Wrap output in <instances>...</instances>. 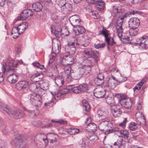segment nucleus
<instances>
[{
	"instance_id": "nucleus-25",
	"label": "nucleus",
	"mask_w": 148,
	"mask_h": 148,
	"mask_svg": "<svg viewBox=\"0 0 148 148\" xmlns=\"http://www.w3.org/2000/svg\"><path fill=\"white\" fill-rule=\"evenodd\" d=\"M43 77V75L42 74L37 73L32 75L31 77V79L33 82H38L41 80Z\"/></svg>"
},
{
	"instance_id": "nucleus-52",
	"label": "nucleus",
	"mask_w": 148,
	"mask_h": 148,
	"mask_svg": "<svg viewBox=\"0 0 148 148\" xmlns=\"http://www.w3.org/2000/svg\"><path fill=\"white\" fill-rule=\"evenodd\" d=\"M72 8V5L68 3L65 2V12L68 13V12L70 11Z\"/></svg>"
},
{
	"instance_id": "nucleus-10",
	"label": "nucleus",
	"mask_w": 148,
	"mask_h": 148,
	"mask_svg": "<svg viewBox=\"0 0 148 148\" xmlns=\"http://www.w3.org/2000/svg\"><path fill=\"white\" fill-rule=\"evenodd\" d=\"M70 69V68L69 67L67 68L65 66V77H66V80L68 82H69L71 81L72 76H73L74 79H79L82 77L79 73V72L77 71L71 74Z\"/></svg>"
},
{
	"instance_id": "nucleus-17",
	"label": "nucleus",
	"mask_w": 148,
	"mask_h": 148,
	"mask_svg": "<svg viewBox=\"0 0 148 148\" xmlns=\"http://www.w3.org/2000/svg\"><path fill=\"white\" fill-rule=\"evenodd\" d=\"M33 15L32 11L29 9H26L23 10L21 14L20 17H18L17 21L18 20H23L29 16Z\"/></svg>"
},
{
	"instance_id": "nucleus-55",
	"label": "nucleus",
	"mask_w": 148,
	"mask_h": 148,
	"mask_svg": "<svg viewBox=\"0 0 148 148\" xmlns=\"http://www.w3.org/2000/svg\"><path fill=\"white\" fill-rule=\"evenodd\" d=\"M127 78L126 77H123L120 76L119 78H117L116 81L119 82H123L127 80Z\"/></svg>"
},
{
	"instance_id": "nucleus-39",
	"label": "nucleus",
	"mask_w": 148,
	"mask_h": 148,
	"mask_svg": "<svg viewBox=\"0 0 148 148\" xmlns=\"http://www.w3.org/2000/svg\"><path fill=\"white\" fill-rule=\"evenodd\" d=\"M12 35L13 36L12 37L14 38H16L21 34L19 33L18 29L17 27H14L13 28L12 30Z\"/></svg>"
},
{
	"instance_id": "nucleus-54",
	"label": "nucleus",
	"mask_w": 148,
	"mask_h": 148,
	"mask_svg": "<svg viewBox=\"0 0 148 148\" xmlns=\"http://www.w3.org/2000/svg\"><path fill=\"white\" fill-rule=\"evenodd\" d=\"M51 121L52 122H54L58 123L59 124H62L64 123V121L62 119H53L51 120Z\"/></svg>"
},
{
	"instance_id": "nucleus-12",
	"label": "nucleus",
	"mask_w": 148,
	"mask_h": 148,
	"mask_svg": "<svg viewBox=\"0 0 148 148\" xmlns=\"http://www.w3.org/2000/svg\"><path fill=\"white\" fill-rule=\"evenodd\" d=\"M62 25L60 23H56L51 27V31L52 34L56 36H59L62 30Z\"/></svg>"
},
{
	"instance_id": "nucleus-9",
	"label": "nucleus",
	"mask_w": 148,
	"mask_h": 148,
	"mask_svg": "<svg viewBox=\"0 0 148 148\" xmlns=\"http://www.w3.org/2000/svg\"><path fill=\"white\" fill-rule=\"evenodd\" d=\"M87 89V85L83 84L79 86H75L70 89L65 88V94L68 93L71 90L75 93H79L84 92Z\"/></svg>"
},
{
	"instance_id": "nucleus-62",
	"label": "nucleus",
	"mask_w": 148,
	"mask_h": 148,
	"mask_svg": "<svg viewBox=\"0 0 148 148\" xmlns=\"http://www.w3.org/2000/svg\"><path fill=\"white\" fill-rule=\"evenodd\" d=\"M79 132V129L72 128V135H75Z\"/></svg>"
},
{
	"instance_id": "nucleus-21",
	"label": "nucleus",
	"mask_w": 148,
	"mask_h": 148,
	"mask_svg": "<svg viewBox=\"0 0 148 148\" xmlns=\"http://www.w3.org/2000/svg\"><path fill=\"white\" fill-rule=\"evenodd\" d=\"M28 85V82L25 81H19L16 84V88L19 90H24L26 89Z\"/></svg>"
},
{
	"instance_id": "nucleus-60",
	"label": "nucleus",
	"mask_w": 148,
	"mask_h": 148,
	"mask_svg": "<svg viewBox=\"0 0 148 148\" xmlns=\"http://www.w3.org/2000/svg\"><path fill=\"white\" fill-rule=\"evenodd\" d=\"M42 124V123L40 121H34L33 123V125L34 126H40Z\"/></svg>"
},
{
	"instance_id": "nucleus-36",
	"label": "nucleus",
	"mask_w": 148,
	"mask_h": 148,
	"mask_svg": "<svg viewBox=\"0 0 148 148\" xmlns=\"http://www.w3.org/2000/svg\"><path fill=\"white\" fill-rule=\"evenodd\" d=\"M114 145L118 146L119 148H124L125 147V142L123 139H121L118 140L116 142H115Z\"/></svg>"
},
{
	"instance_id": "nucleus-53",
	"label": "nucleus",
	"mask_w": 148,
	"mask_h": 148,
	"mask_svg": "<svg viewBox=\"0 0 148 148\" xmlns=\"http://www.w3.org/2000/svg\"><path fill=\"white\" fill-rule=\"evenodd\" d=\"M106 101L107 103L109 105H110L112 106L113 105L114 102V100L113 98H110L108 97L106 99Z\"/></svg>"
},
{
	"instance_id": "nucleus-6",
	"label": "nucleus",
	"mask_w": 148,
	"mask_h": 148,
	"mask_svg": "<svg viewBox=\"0 0 148 148\" xmlns=\"http://www.w3.org/2000/svg\"><path fill=\"white\" fill-rule=\"evenodd\" d=\"M1 65L2 67V70L3 73L5 74V72H6L7 74L8 75L7 77L8 81L12 83H14L17 82L18 80L17 76L13 73L9 74V73L11 71H9L8 73L7 72V69L8 67L7 66L6 63L3 62L1 64Z\"/></svg>"
},
{
	"instance_id": "nucleus-45",
	"label": "nucleus",
	"mask_w": 148,
	"mask_h": 148,
	"mask_svg": "<svg viewBox=\"0 0 148 148\" xmlns=\"http://www.w3.org/2000/svg\"><path fill=\"white\" fill-rule=\"evenodd\" d=\"M29 97H30V102L33 105L32 101L35 102L36 100L37 99L36 93H33L32 94H30L29 95Z\"/></svg>"
},
{
	"instance_id": "nucleus-23",
	"label": "nucleus",
	"mask_w": 148,
	"mask_h": 148,
	"mask_svg": "<svg viewBox=\"0 0 148 148\" xmlns=\"http://www.w3.org/2000/svg\"><path fill=\"white\" fill-rule=\"evenodd\" d=\"M94 96L97 98H100L103 97L105 95V92L100 88H97L94 92Z\"/></svg>"
},
{
	"instance_id": "nucleus-13",
	"label": "nucleus",
	"mask_w": 148,
	"mask_h": 148,
	"mask_svg": "<svg viewBox=\"0 0 148 148\" xmlns=\"http://www.w3.org/2000/svg\"><path fill=\"white\" fill-rule=\"evenodd\" d=\"M121 98L119 99L120 103L121 106L125 108L129 109L131 108L132 105V101L130 99H126L125 96L121 97L120 95H118Z\"/></svg>"
},
{
	"instance_id": "nucleus-57",
	"label": "nucleus",
	"mask_w": 148,
	"mask_h": 148,
	"mask_svg": "<svg viewBox=\"0 0 148 148\" xmlns=\"http://www.w3.org/2000/svg\"><path fill=\"white\" fill-rule=\"evenodd\" d=\"M80 142L82 144L85 146L88 144L89 141L88 138H83L80 141Z\"/></svg>"
},
{
	"instance_id": "nucleus-49",
	"label": "nucleus",
	"mask_w": 148,
	"mask_h": 148,
	"mask_svg": "<svg viewBox=\"0 0 148 148\" xmlns=\"http://www.w3.org/2000/svg\"><path fill=\"white\" fill-rule=\"evenodd\" d=\"M41 86L42 87V88H41V89H42L43 90V91H42L41 92L42 93L45 91L44 90H47L48 89L49 86L48 83L47 82H44L42 83Z\"/></svg>"
},
{
	"instance_id": "nucleus-1",
	"label": "nucleus",
	"mask_w": 148,
	"mask_h": 148,
	"mask_svg": "<svg viewBox=\"0 0 148 148\" xmlns=\"http://www.w3.org/2000/svg\"><path fill=\"white\" fill-rule=\"evenodd\" d=\"M0 111L7 113L10 117L15 119L22 118L25 115V113L23 111L13 110L6 105L1 102L0 103Z\"/></svg>"
},
{
	"instance_id": "nucleus-32",
	"label": "nucleus",
	"mask_w": 148,
	"mask_h": 148,
	"mask_svg": "<svg viewBox=\"0 0 148 148\" xmlns=\"http://www.w3.org/2000/svg\"><path fill=\"white\" fill-rule=\"evenodd\" d=\"M75 27H77V30H75L74 32L76 35L82 34L85 32V29L82 26L78 25Z\"/></svg>"
},
{
	"instance_id": "nucleus-51",
	"label": "nucleus",
	"mask_w": 148,
	"mask_h": 148,
	"mask_svg": "<svg viewBox=\"0 0 148 148\" xmlns=\"http://www.w3.org/2000/svg\"><path fill=\"white\" fill-rule=\"evenodd\" d=\"M140 121V122L137 123L138 125H140L143 126H146V123L144 116L143 117L142 119H140L138 120V121Z\"/></svg>"
},
{
	"instance_id": "nucleus-34",
	"label": "nucleus",
	"mask_w": 148,
	"mask_h": 148,
	"mask_svg": "<svg viewBox=\"0 0 148 148\" xmlns=\"http://www.w3.org/2000/svg\"><path fill=\"white\" fill-rule=\"evenodd\" d=\"M104 2L101 0H98L96 2V7L97 10L102 11L104 9Z\"/></svg>"
},
{
	"instance_id": "nucleus-5",
	"label": "nucleus",
	"mask_w": 148,
	"mask_h": 148,
	"mask_svg": "<svg viewBox=\"0 0 148 148\" xmlns=\"http://www.w3.org/2000/svg\"><path fill=\"white\" fill-rule=\"evenodd\" d=\"M35 141L37 146L40 148H45L48 145L49 140L46 135L42 133L37 134L35 137Z\"/></svg>"
},
{
	"instance_id": "nucleus-33",
	"label": "nucleus",
	"mask_w": 148,
	"mask_h": 148,
	"mask_svg": "<svg viewBox=\"0 0 148 148\" xmlns=\"http://www.w3.org/2000/svg\"><path fill=\"white\" fill-rule=\"evenodd\" d=\"M32 8L34 11L38 12L41 10L42 8V5L40 3L38 2L33 4Z\"/></svg>"
},
{
	"instance_id": "nucleus-2",
	"label": "nucleus",
	"mask_w": 148,
	"mask_h": 148,
	"mask_svg": "<svg viewBox=\"0 0 148 148\" xmlns=\"http://www.w3.org/2000/svg\"><path fill=\"white\" fill-rule=\"evenodd\" d=\"M52 50L53 51L49 56V65L52 62L55 60L56 54L58 53L61 49L60 43L58 39L54 38L52 40Z\"/></svg>"
},
{
	"instance_id": "nucleus-24",
	"label": "nucleus",
	"mask_w": 148,
	"mask_h": 148,
	"mask_svg": "<svg viewBox=\"0 0 148 148\" xmlns=\"http://www.w3.org/2000/svg\"><path fill=\"white\" fill-rule=\"evenodd\" d=\"M86 136L88 139L92 141L95 142L98 139V136L91 132H87Z\"/></svg>"
},
{
	"instance_id": "nucleus-16",
	"label": "nucleus",
	"mask_w": 148,
	"mask_h": 148,
	"mask_svg": "<svg viewBox=\"0 0 148 148\" xmlns=\"http://www.w3.org/2000/svg\"><path fill=\"white\" fill-rule=\"evenodd\" d=\"M128 23L130 28L136 29L140 25V21L139 19L137 18H132L130 19Z\"/></svg>"
},
{
	"instance_id": "nucleus-30",
	"label": "nucleus",
	"mask_w": 148,
	"mask_h": 148,
	"mask_svg": "<svg viewBox=\"0 0 148 148\" xmlns=\"http://www.w3.org/2000/svg\"><path fill=\"white\" fill-rule=\"evenodd\" d=\"M42 95L39 93H36V96H37V99L36 100L35 102L32 101L33 106L36 107H38L41 105L42 101L41 96Z\"/></svg>"
},
{
	"instance_id": "nucleus-22",
	"label": "nucleus",
	"mask_w": 148,
	"mask_h": 148,
	"mask_svg": "<svg viewBox=\"0 0 148 148\" xmlns=\"http://www.w3.org/2000/svg\"><path fill=\"white\" fill-rule=\"evenodd\" d=\"M88 121L89 122L91 121V118L90 117H88L85 122V123L87 124V128L93 132H95L97 129V125L93 123H87V122Z\"/></svg>"
},
{
	"instance_id": "nucleus-8",
	"label": "nucleus",
	"mask_w": 148,
	"mask_h": 148,
	"mask_svg": "<svg viewBox=\"0 0 148 148\" xmlns=\"http://www.w3.org/2000/svg\"><path fill=\"white\" fill-rule=\"evenodd\" d=\"M129 13L127 12L123 15L121 17H120V19L122 21L119 23H118L116 25V29L117 34L119 39L122 40V36L123 32V29L122 27L123 21L127 17L129 16Z\"/></svg>"
},
{
	"instance_id": "nucleus-3",
	"label": "nucleus",
	"mask_w": 148,
	"mask_h": 148,
	"mask_svg": "<svg viewBox=\"0 0 148 148\" xmlns=\"http://www.w3.org/2000/svg\"><path fill=\"white\" fill-rule=\"evenodd\" d=\"M111 33L110 32L103 27L102 30L100 31L98 34V35H102L105 37V40L107 44V47L108 50H109L110 47L109 46L112 47L115 46L116 43L114 41L113 38L110 36Z\"/></svg>"
},
{
	"instance_id": "nucleus-38",
	"label": "nucleus",
	"mask_w": 148,
	"mask_h": 148,
	"mask_svg": "<svg viewBox=\"0 0 148 148\" xmlns=\"http://www.w3.org/2000/svg\"><path fill=\"white\" fill-rule=\"evenodd\" d=\"M146 79H143L134 87L133 88L134 92L135 93H136L140 88L141 86L143 85L144 83L146 81Z\"/></svg>"
},
{
	"instance_id": "nucleus-63",
	"label": "nucleus",
	"mask_w": 148,
	"mask_h": 148,
	"mask_svg": "<svg viewBox=\"0 0 148 148\" xmlns=\"http://www.w3.org/2000/svg\"><path fill=\"white\" fill-rule=\"evenodd\" d=\"M65 36H66V37L69 35H70L71 33L70 32V30H69V28L65 27Z\"/></svg>"
},
{
	"instance_id": "nucleus-29",
	"label": "nucleus",
	"mask_w": 148,
	"mask_h": 148,
	"mask_svg": "<svg viewBox=\"0 0 148 148\" xmlns=\"http://www.w3.org/2000/svg\"><path fill=\"white\" fill-rule=\"evenodd\" d=\"M108 122L107 121H104L101 122L98 126L99 130L101 131L105 132L108 131Z\"/></svg>"
},
{
	"instance_id": "nucleus-46",
	"label": "nucleus",
	"mask_w": 148,
	"mask_h": 148,
	"mask_svg": "<svg viewBox=\"0 0 148 148\" xmlns=\"http://www.w3.org/2000/svg\"><path fill=\"white\" fill-rule=\"evenodd\" d=\"M51 93L53 95H56L58 97H60L65 94V89L64 88L62 90L60 89V90L57 92V94L55 93H53L52 92H51Z\"/></svg>"
},
{
	"instance_id": "nucleus-40",
	"label": "nucleus",
	"mask_w": 148,
	"mask_h": 148,
	"mask_svg": "<svg viewBox=\"0 0 148 148\" xmlns=\"http://www.w3.org/2000/svg\"><path fill=\"white\" fill-rule=\"evenodd\" d=\"M90 56L95 60L96 62L99 60V53L96 51H91Z\"/></svg>"
},
{
	"instance_id": "nucleus-56",
	"label": "nucleus",
	"mask_w": 148,
	"mask_h": 148,
	"mask_svg": "<svg viewBox=\"0 0 148 148\" xmlns=\"http://www.w3.org/2000/svg\"><path fill=\"white\" fill-rule=\"evenodd\" d=\"M128 13H129V15H134L135 14H143V12L137 10H132L130 12H128Z\"/></svg>"
},
{
	"instance_id": "nucleus-58",
	"label": "nucleus",
	"mask_w": 148,
	"mask_h": 148,
	"mask_svg": "<svg viewBox=\"0 0 148 148\" xmlns=\"http://www.w3.org/2000/svg\"><path fill=\"white\" fill-rule=\"evenodd\" d=\"M84 70H85L84 68H79L77 71L79 72V73L82 77L84 73Z\"/></svg>"
},
{
	"instance_id": "nucleus-19",
	"label": "nucleus",
	"mask_w": 148,
	"mask_h": 148,
	"mask_svg": "<svg viewBox=\"0 0 148 148\" xmlns=\"http://www.w3.org/2000/svg\"><path fill=\"white\" fill-rule=\"evenodd\" d=\"M97 113L99 119L102 120L108 118L109 115L107 110L104 108H101L97 111Z\"/></svg>"
},
{
	"instance_id": "nucleus-28",
	"label": "nucleus",
	"mask_w": 148,
	"mask_h": 148,
	"mask_svg": "<svg viewBox=\"0 0 148 148\" xmlns=\"http://www.w3.org/2000/svg\"><path fill=\"white\" fill-rule=\"evenodd\" d=\"M105 86L111 89H113L116 87L114 81L110 78L107 79Z\"/></svg>"
},
{
	"instance_id": "nucleus-61",
	"label": "nucleus",
	"mask_w": 148,
	"mask_h": 148,
	"mask_svg": "<svg viewBox=\"0 0 148 148\" xmlns=\"http://www.w3.org/2000/svg\"><path fill=\"white\" fill-rule=\"evenodd\" d=\"M85 62L86 65V66H93V64H92L90 60H87L85 61Z\"/></svg>"
},
{
	"instance_id": "nucleus-11",
	"label": "nucleus",
	"mask_w": 148,
	"mask_h": 148,
	"mask_svg": "<svg viewBox=\"0 0 148 148\" xmlns=\"http://www.w3.org/2000/svg\"><path fill=\"white\" fill-rule=\"evenodd\" d=\"M46 136L47 139L49 140V147L50 148L55 147L56 146L58 136L53 133H48Z\"/></svg>"
},
{
	"instance_id": "nucleus-14",
	"label": "nucleus",
	"mask_w": 148,
	"mask_h": 148,
	"mask_svg": "<svg viewBox=\"0 0 148 148\" xmlns=\"http://www.w3.org/2000/svg\"><path fill=\"white\" fill-rule=\"evenodd\" d=\"M140 42L136 43V46H140L143 49H146L148 48V37L144 36L139 39Z\"/></svg>"
},
{
	"instance_id": "nucleus-48",
	"label": "nucleus",
	"mask_w": 148,
	"mask_h": 148,
	"mask_svg": "<svg viewBox=\"0 0 148 148\" xmlns=\"http://www.w3.org/2000/svg\"><path fill=\"white\" fill-rule=\"evenodd\" d=\"M130 29L129 31V34L131 36H135L137 34L138 29L137 28L136 29H133V28H130Z\"/></svg>"
},
{
	"instance_id": "nucleus-4",
	"label": "nucleus",
	"mask_w": 148,
	"mask_h": 148,
	"mask_svg": "<svg viewBox=\"0 0 148 148\" xmlns=\"http://www.w3.org/2000/svg\"><path fill=\"white\" fill-rule=\"evenodd\" d=\"M75 43L77 44L75 42H69L66 46V48H67L68 49H69L70 51H69L68 53L69 55H68L65 54V60H66L67 64H72L74 61L73 57L72 56V55L73 54L75 53Z\"/></svg>"
},
{
	"instance_id": "nucleus-27",
	"label": "nucleus",
	"mask_w": 148,
	"mask_h": 148,
	"mask_svg": "<svg viewBox=\"0 0 148 148\" xmlns=\"http://www.w3.org/2000/svg\"><path fill=\"white\" fill-rule=\"evenodd\" d=\"M30 90L32 92H34V93H39L40 94H42L41 92L43 90L39 87H37V85L35 84H32L30 86Z\"/></svg>"
},
{
	"instance_id": "nucleus-43",
	"label": "nucleus",
	"mask_w": 148,
	"mask_h": 148,
	"mask_svg": "<svg viewBox=\"0 0 148 148\" xmlns=\"http://www.w3.org/2000/svg\"><path fill=\"white\" fill-rule=\"evenodd\" d=\"M90 13L92 17L94 19H98L100 18V15L96 11H92Z\"/></svg>"
},
{
	"instance_id": "nucleus-44",
	"label": "nucleus",
	"mask_w": 148,
	"mask_h": 148,
	"mask_svg": "<svg viewBox=\"0 0 148 148\" xmlns=\"http://www.w3.org/2000/svg\"><path fill=\"white\" fill-rule=\"evenodd\" d=\"M130 129L132 131H135L138 129V125L135 122H131L129 126Z\"/></svg>"
},
{
	"instance_id": "nucleus-42",
	"label": "nucleus",
	"mask_w": 148,
	"mask_h": 148,
	"mask_svg": "<svg viewBox=\"0 0 148 148\" xmlns=\"http://www.w3.org/2000/svg\"><path fill=\"white\" fill-rule=\"evenodd\" d=\"M113 10V12L114 13L115 15L117 14L118 13L122 12L123 11L122 7L121 5L114 7Z\"/></svg>"
},
{
	"instance_id": "nucleus-59",
	"label": "nucleus",
	"mask_w": 148,
	"mask_h": 148,
	"mask_svg": "<svg viewBox=\"0 0 148 148\" xmlns=\"http://www.w3.org/2000/svg\"><path fill=\"white\" fill-rule=\"evenodd\" d=\"M127 121V118H125L123 121L119 124V126L124 127L126 125V123Z\"/></svg>"
},
{
	"instance_id": "nucleus-64",
	"label": "nucleus",
	"mask_w": 148,
	"mask_h": 148,
	"mask_svg": "<svg viewBox=\"0 0 148 148\" xmlns=\"http://www.w3.org/2000/svg\"><path fill=\"white\" fill-rule=\"evenodd\" d=\"M59 1V5L62 7H62L65 6L64 0H58Z\"/></svg>"
},
{
	"instance_id": "nucleus-20",
	"label": "nucleus",
	"mask_w": 148,
	"mask_h": 148,
	"mask_svg": "<svg viewBox=\"0 0 148 148\" xmlns=\"http://www.w3.org/2000/svg\"><path fill=\"white\" fill-rule=\"evenodd\" d=\"M69 21L71 24L74 27L77 25L80 22V17L77 14L70 16L69 18Z\"/></svg>"
},
{
	"instance_id": "nucleus-37",
	"label": "nucleus",
	"mask_w": 148,
	"mask_h": 148,
	"mask_svg": "<svg viewBox=\"0 0 148 148\" xmlns=\"http://www.w3.org/2000/svg\"><path fill=\"white\" fill-rule=\"evenodd\" d=\"M24 110L27 112L29 115L32 117H34L35 116L39 114V111L36 109L32 110L25 109Z\"/></svg>"
},
{
	"instance_id": "nucleus-7",
	"label": "nucleus",
	"mask_w": 148,
	"mask_h": 148,
	"mask_svg": "<svg viewBox=\"0 0 148 148\" xmlns=\"http://www.w3.org/2000/svg\"><path fill=\"white\" fill-rule=\"evenodd\" d=\"M27 139V137H25L23 135L19 134L16 135L14 136V139L13 142L16 146V148H27L26 145L23 146L24 141Z\"/></svg>"
},
{
	"instance_id": "nucleus-26",
	"label": "nucleus",
	"mask_w": 148,
	"mask_h": 148,
	"mask_svg": "<svg viewBox=\"0 0 148 148\" xmlns=\"http://www.w3.org/2000/svg\"><path fill=\"white\" fill-rule=\"evenodd\" d=\"M28 26V24L27 23L23 22L20 24L17 27L18 29L19 33L22 34L25 30L27 28Z\"/></svg>"
},
{
	"instance_id": "nucleus-31",
	"label": "nucleus",
	"mask_w": 148,
	"mask_h": 148,
	"mask_svg": "<svg viewBox=\"0 0 148 148\" xmlns=\"http://www.w3.org/2000/svg\"><path fill=\"white\" fill-rule=\"evenodd\" d=\"M0 131H1L3 134H6L8 132V129L5 127L4 122L0 117Z\"/></svg>"
},
{
	"instance_id": "nucleus-50",
	"label": "nucleus",
	"mask_w": 148,
	"mask_h": 148,
	"mask_svg": "<svg viewBox=\"0 0 148 148\" xmlns=\"http://www.w3.org/2000/svg\"><path fill=\"white\" fill-rule=\"evenodd\" d=\"M120 133L122 134L125 139H128L129 136V132L126 130H121L120 131Z\"/></svg>"
},
{
	"instance_id": "nucleus-35",
	"label": "nucleus",
	"mask_w": 148,
	"mask_h": 148,
	"mask_svg": "<svg viewBox=\"0 0 148 148\" xmlns=\"http://www.w3.org/2000/svg\"><path fill=\"white\" fill-rule=\"evenodd\" d=\"M55 82L57 86L60 87L64 84V79L62 77L58 76L55 78Z\"/></svg>"
},
{
	"instance_id": "nucleus-41",
	"label": "nucleus",
	"mask_w": 148,
	"mask_h": 148,
	"mask_svg": "<svg viewBox=\"0 0 148 148\" xmlns=\"http://www.w3.org/2000/svg\"><path fill=\"white\" fill-rule=\"evenodd\" d=\"M83 107L84 110L86 112H88L90 109V107L87 101L83 100L82 101Z\"/></svg>"
},
{
	"instance_id": "nucleus-18",
	"label": "nucleus",
	"mask_w": 148,
	"mask_h": 148,
	"mask_svg": "<svg viewBox=\"0 0 148 148\" xmlns=\"http://www.w3.org/2000/svg\"><path fill=\"white\" fill-rule=\"evenodd\" d=\"M111 110L112 113L115 117L120 116L122 113L121 106L118 105H114L112 106Z\"/></svg>"
},
{
	"instance_id": "nucleus-15",
	"label": "nucleus",
	"mask_w": 148,
	"mask_h": 148,
	"mask_svg": "<svg viewBox=\"0 0 148 148\" xmlns=\"http://www.w3.org/2000/svg\"><path fill=\"white\" fill-rule=\"evenodd\" d=\"M22 63V61L21 60H12L10 61L7 65L8 67L7 72L8 73L10 71H15V68L17 66V65L19 64H21Z\"/></svg>"
},
{
	"instance_id": "nucleus-47",
	"label": "nucleus",
	"mask_w": 148,
	"mask_h": 148,
	"mask_svg": "<svg viewBox=\"0 0 148 148\" xmlns=\"http://www.w3.org/2000/svg\"><path fill=\"white\" fill-rule=\"evenodd\" d=\"M103 79L100 78L99 77H96L95 79V83L97 85H101L104 82Z\"/></svg>"
}]
</instances>
